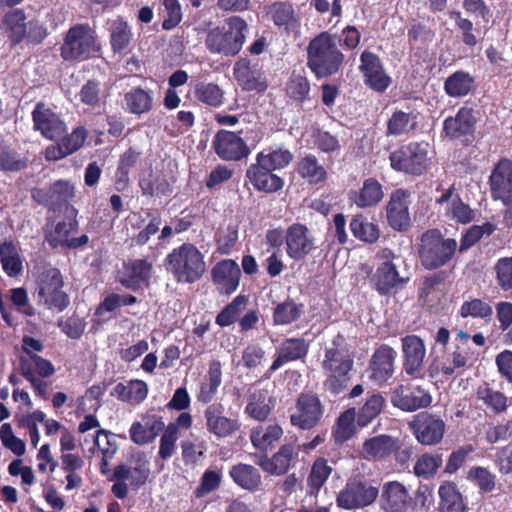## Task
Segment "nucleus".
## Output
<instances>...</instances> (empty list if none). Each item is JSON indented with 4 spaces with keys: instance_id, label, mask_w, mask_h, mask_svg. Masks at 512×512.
<instances>
[{
    "instance_id": "obj_7",
    "label": "nucleus",
    "mask_w": 512,
    "mask_h": 512,
    "mask_svg": "<svg viewBox=\"0 0 512 512\" xmlns=\"http://www.w3.org/2000/svg\"><path fill=\"white\" fill-rule=\"evenodd\" d=\"M101 49L96 32L89 24L71 26L60 47V56L64 61L82 62L95 56Z\"/></svg>"
},
{
    "instance_id": "obj_14",
    "label": "nucleus",
    "mask_w": 512,
    "mask_h": 512,
    "mask_svg": "<svg viewBox=\"0 0 512 512\" xmlns=\"http://www.w3.org/2000/svg\"><path fill=\"white\" fill-rule=\"evenodd\" d=\"M477 118L471 107L462 106L454 116H448L442 124V134L451 141L471 146L475 140Z\"/></svg>"
},
{
    "instance_id": "obj_30",
    "label": "nucleus",
    "mask_w": 512,
    "mask_h": 512,
    "mask_svg": "<svg viewBox=\"0 0 512 512\" xmlns=\"http://www.w3.org/2000/svg\"><path fill=\"white\" fill-rule=\"evenodd\" d=\"M233 76L243 91L262 93L268 87L263 71L247 57H240L235 62Z\"/></svg>"
},
{
    "instance_id": "obj_25",
    "label": "nucleus",
    "mask_w": 512,
    "mask_h": 512,
    "mask_svg": "<svg viewBox=\"0 0 512 512\" xmlns=\"http://www.w3.org/2000/svg\"><path fill=\"white\" fill-rule=\"evenodd\" d=\"M33 128L49 140H55L66 132V124L61 116L44 102L36 103L32 113Z\"/></svg>"
},
{
    "instance_id": "obj_34",
    "label": "nucleus",
    "mask_w": 512,
    "mask_h": 512,
    "mask_svg": "<svg viewBox=\"0 0 512 512\" xmlns=\"http://www.w3.org/2000/svg\"><path fill=\"white\" fill-rule=\"evenodd\" d=\"M414 501L406 487L398 481L384 483L380 506L385 512H404L413 508Z\"/></svg>"
},
{
    "instance_id": "obj_21",
    "label": "nucleus",
    "mask_w": 512,
    "mask_h": 512,
    "mask_svg": "<svg viewBox=\"0 0 512 512\" xmlns=\"http://www.w3.org/2000/svg\"><path fill=\"white\" fill-rule=\"evenodd\" d=\"M224 412V405L218 402L207 405L203 412L207 432L217 439L233 436L242 426L238 417H227Z\"/></svg>"
},
{
    "instance_id": "obj_3",
    "label": "nucleus",
    "mask_w": 512,
    "mask_h": 512,
    "mask_svg": "<svg viewBox=\"0 0 512 512\" xmlns=\"http://www.w3.org/2000/svg\"><path fill=\"white\" fill-rule=\"evenodd\" d=\"M346 339L338 333L332 340V347L325 349L322 369L327 374L323 383L325 390L333 395L344 392L350 382V372L353 369L354 360L348 350L344 349Z\"/></svg>"
},
{
    "instance_id": "obj_59",
    "label": "nucleus",
    "mask_w": 512,
    "mask_h": 512,
    "mask_svg": "<svg viewBox=\"0 0 512 512\" xmlns=\"http://www.w3.org/2000/svg\"><path fill=\"white\" fill-rule=\"evenodd\" d=\"M356 421L355 408H350L340 414L333 428V438L336 444H343L355 433L354 422Z\"/></svg>"
},
{
    "instance_id": "obj_42",
    "label": "nucleus",
    "mask_w": 512,
    "mask_h": 512,
    "mask_svg": "<svg viewBox=\"0 0 512 512\" xmlns=\"http://www.w3.org/2000/svg\"><path fill=\"white\" fill-rule=\"evenodd\" d=\"M383 197L382 185L373 177L365 179L362 187L350 194V199L360 208L376 206Z\"/></svg>"
},
{
    "instance_id": "obj_58",
    "label": "nucleus",
    "mask_w": 512,
    "mask_h": 512,
    "mask_svg": "<svg viewBox=\"0 0 512 512\" xmlns=\"http://www.w3.org/2000/svg\"><path fill=\"white\" fill-rule=\"evenodd\" d=\"M478 400H481L494 414H502L509 407L508 397L501 391L489 386H479L476 391Z\"/></svg>"
},
{
    "instance_id": "obj_45",
    "label": "nucleus",
    "mask_w": 512,
    "mask_h": 512,
    "mask_svg": "<svg viewBox=\"0 0 512 512\" xmlns=\"http://www.w3.org/2000/svg\"><path fill=\"white\" fill-rule=\"evenodd\" d=\"M229 475L236 485L251 492L258 490L262 483L260 471L255 466L246 463L233 465Z\"/></svg>"
},
{
    "instance_id": "obj_16",
    "label": "nucleus",
    "mask_w": 512,
    "mask_h": 512,
    "mask_svg": "<svg viewBox=\"0 0 512 512\" xmlns=\"http://www.w3.org/2000/svg\"><path fill=\"white\" fill-rule=\"evenodd\" d=\"M324 414V407L319 396L312 392H301L296 400L295 412L290 415L292 426L301 430L316 427Z\"/></svg>"
},
{
    "instance_id": "obj_39",
    "label": "nucleus",
    "mask_w": 512,
    "mask_h": 512,
    "mask_svg": "<svg viewBox=\"0 0 512 512\" xmlns=\"http://www.w3.org/2000/svg\"><path fill=\"white\" fill-rule=\"evenodd\" d=\"M430 358L431 361L428 366L430 377L441 376L445 380H449L463 375L457 366L453 367V361L446 351L439 347V345H435V343L431 347Z\"/></svg>"
},
{
    "instance_id": "obj_10",
    "label": "nucleus",
    "mask_w": 512,
    "mask_h": 512,
    "mask_svg": "<svg viewBox=\"0 0 512 512\" xmlns=\"http://www.w3.org/2000/svg\"><path fill=\"white\" fill-rule=\"evenodd\" d=\"M63 287L64 279L58 268L49 267L44 269L36 280L38 304L59 312L65 310L70 300Z\"/></svg>"
},
{
    "instance_id": "obj_48",
    "label": "nucleus",
    "mask_w": 512,
    "mask_h": 512,
    "mask_svg": "<svg viewBox=\"0 0 512 512\" xmlns=\"http://www.w3.org/2000/svg\"><path fill=\"white\" fill-rule=\"evenodd\" d=\"M331 473L332 467L328 464V461L322 457L317 458L312 464L307 477V495L317 497Z\"/></svg>"
},
{
    "instance_id": "obj_11",
    "label": "nucleus",
    "mask_w": 512,
    "mask_h": 512,
    "mask_svg": "<svg viewBox=\"0 0 512 512\" xmlns=\"http://www.w3.org/2000/svg\"><path fill=\"white\" fill-rule=\"evenodd\" d=\"M389 161L394 171L414 177L425 174L429 168L428 151L417 141L400 145L389 154Z\"/></svg>"
},
{
    "instance_id": "obj_13",
    "label": "nucleus",
    "mask_w": 512,
    "mask_h": 512,
    "mask_svg": "<svg viewBox=\"0 0 512 512\" xmlns=\"http://www.w3.org/2000/svg\"><path fill=\"white\" fill-rule=\"evenodd\" d=\"M408 429L422 446L439 445L445 436L447 425L439 413L421 411L414 414L407 423Z\"/></svg>"
},
{
    "instance_id": "obj_33",
    "label": "nucleus",
    "mask_w": 512,
    "mask_h": 512,
    "mask_svg": "<svg viewBox=\"0 0 512 512\" xmlns=\"http://www.w3.org/2000/svg\"><path fill=\"white\" fill-rule=\"evenodd\" d=\"M397 352L387 344H381L373 353L370 363V379L377 383H386L394 374Z\"/></svg>"
},
{
    "instance_id": "obj_28",
    "label": "nucleus",
    "mask_w": 512,
    "mask_h": 512,
    "mask_svg": "<svg viewBox=\"0 0 512 512\" xmlns=\"http://www.w3.org/2000/svg\"><path fill=\"white\" fill-rule=\"evenodd\" d=\"M286 253L294 261L304 260L315 248L314 237L308 227L293 223L285 233Z\"/></svg>"
},
{
    "instance_id": "obj_41",
    "label": "nucleus",
    "mask_w": 512,
    "mask_h": 512,
    "mask_svg": "<svg viewBox=\"0 0 512 512\" xmlns=\"http://www.w3.org/2000/svg\"><path fill=\"white\" fill-rule=\"evenodd\" d=\"M440 512H468L469 508L464 502L457 485L452 481L443 482L438 489Z\"/></svg>"
},
{
    "instance_id": "obj_20",
    "label": "nucleus",
    "mask_w": 512,
    "mask_h": 512,
    "mask_svg": "<svg viewBox=\"0 0 512 512\" xmlns=\"http://www.w3.org/2000/svg\"><path fill=\"white\" fill-rule=\"evenodd\" d=\"M391 403L404 412L428 408L432 403L430 392L420 385L400 384L391 392Z\"/></svg>"
},
{
    "instance_id": "obj_55",
    "label": "nucleus",
    "mask_w": 512,
    "mask_h": 512,
    "mask_svg": "<svg viewBox=\"0 0 512 512\" xmlns=\"http://www.w3.org/2000/svg\"><path fill=\"white\" fill-rule=\"evenodd\" d=\"M385 399L380 393H373L367 397L363 406L356 414V423L359 427L368 426L383 410Z\"/></svg>"
},
{
    "instance_id": "obj_46",
    "label": "nucleus",
    "mask_w": 512,
    "mask_h": 512,
    "mask_svg": "<svg viewBox=\"0 0 512 512\" xmlns=\"http://www.w3.org/2000/svg\"><path fill=\"white\" fill-rule=\"evenodd\" d=\"M111 395L123 402L140 404L148 395V385L143 380H132L127 385L118 383Z\"/></svg>"
},
{
    "instance_id": "obj_4",
    "label": "nucleus",
    "mask_w": 512,
    "mask_h": 512,
    "mask_svg": "<svg viewBox=\"0 0 512 512\" xmlns=\"http://www.w3.org/2000/svg\"><path fill=\"white\" fill-rule=\"evenodd\" d=\"M163 265L179 284L196 283L206 272L204 254L190 242L173 248L164 258Z\"/></svg>"
},
{
    "instance_id": "obj_9",
    "label": "nucleus",
    "mask_w": 512,
    "mask_h": 512,
    "mask_svg": "<svg viewBox=\"0 0 512 512\" xmlns=\"http://www.w3.org/2000/svg\"><path fill=\"white\" fill-rule=\"evenodd\" d=\"M78 210L74 206H67L62 219L57 221L50 229L45 230V241L52 249L59 247L77 249L88 244L89 237L83 234L73 237L79 229L77 220Z\"/></svg>"
},
{
    "instance_id": "obj_15",
    "label": "nucleus",
    "mask_w": 512,
    "mask_h": 512,
    "mask_svg": "<svg viewBox=\"0 0 512 512\" xmlns=\"http://www.w3.org/2000/svg\"><path fill=\"white\" fill-rule=\"evenodd\" d=\"M32 199L46 207L49 211L57 212L72 206L70 202L75 197V186L67 179H59L46 187L34 188L31 192Z\"/></svg>"
},
{
    "instance_id": "obj_60",
    "label": "nucleus",
    "mask_w": 512,
    "mask_h": 512,
    "mask_svg": "<svg viewBox=\"0 0 512 512\" xmlns=\"http://www.w3.org/2000/svg\"><path fill=\"white\" fill-rule=\"evenodd\" d=\"M466 478L482 493H490L496 487L497 477L488 467L472 466L467 471Z\"/></svg>"
},
{
    "instance_id": "obj_64",
    "label": "nucleus",
    "mask_w": 512,
    "mask_h": 512,
    "mask_svg": "<svg viewBox=\"0 0 512 512\" xmlns=\"http://www.w3.org/2000/svg\"><path fill=\"white\" fill-rule=\"evenodd\" d=\"M458 315L461 318L472 317L489 321L493 315V308L480 298H472L461 304Z\"/></svg>"
},
{
    "instance_id": "obj_17",
    "label": "nucleus",
    "mask_w": 512,
    "mask_h": 512,
    "mask_svg": "<svg viewBox=\"0 0 512 512\" xmlns=\"http://www.w3.org/2000/svg\"><path fill=\"white\" fill-rule=\"evenodd\" d=\"M54 373L53 363L43 357H33L31 361H22L20 374L30 383L35 396L42 400H48L50 388V382L45 379L51 377Z\"/></svg>"
},
{
    "instance_id": "obj_62",
    "label": "nucleus",
    "mask_w": 512,
    "mask_h": 512,
    "mask_svg": "<svg viewBox=\"0 0 512 512\" xmlns=\"http://www.w3.org/2000/svg\"><path fill=\"white\" fill-rule=\"evenodd\" d=\"M442 463L443 459L441 454L423 453L417 458L413 467V473L417 477L430 479L436 475Z\"/></svg>"
},
{
    "instance_id": "obj_8",
    "label": "nucleus",
    "mask_w": 512,
    "mask_h": 512,
    "mask_svg": "<svg viewBox=\"0 0 512 512\" xmlns=\"http://www.w3.org/2000/svg\"><path fill=\"white\" fill-rule=\"evenodd\" d=\"M454 340L449 346L451 332L446 327H440L434 335L435 345L443 348L453 361V367L457 366L464 374L472 368L478 360L479 353L469 344L470 334L462 329H454Z\"/></svg>"
},
{
    "instance_id": "obj_36",
    "label": "nucleus",
    "mask_w": 512,
    "mask_h": 512,
    "mask_svg": "<svg viewBox=\"0 0 512 512\" xmlns=\"http://www.w3.org/2000/svg\"><path fill=\"white\" fill-rule=\"evenodd\" d=\"M166 426L161 416L147 415L143 423H132L129 434L133 443L143 446L152 443L156 437L165 430Z\"/></svg>"
},
{
    "instance_id": "obj_61",
    "label": "nucleus",
    "mask_w": 512,
    "mask_h": 512,
    "mask_svg": "<svg viewBox=\"0 0 512 512\" xmlns=\"http://www.w3.org/2000/svg\"><path fill=\"white\" fill-rule=\"evenodd\" d=\"M350 230L354 237L367 243H375L380 236L378 225L367 221L362 215L353 217L350 222Z\"/></svg>"
},
{
    "instance_id": "obj_49",
    "label": "nucleus",
    "mask_w": 512,
    "mask_h": 512,
    "mask_svg": "<svg viewBox=\"0 0 512 512\" xmlns=\"http://www.w3.org/2000/svg\"><path fill=\"white\" fill-rule=\"evenodd\" d=\"M304 314V304L296 303L292 298L276 304L272 318L274 325H289L296 322Z\"/></svg>"
},
{
    "instance_id": "obj_18",
    "label": "nucleus",
    "mask_w": 512,
    "mask_h": 512,
    "mask_svg": "<svg viewBox=\"0 0 512 512\" xmlns=\"http://www.w3.org/2000/svg\"><path fill=\"white\" fill-rule=\"evenodd\" d=\"M368 278L370 287L380 296L386 297L396 295L408 282V278L400 275L393 261L380 262Z\"/></svg>"
},
{
    "instance_id": "obj_12",
    "label": "nucleus",
    "mask_w": 512,
    "mask_h": 512,
    "mask_svg": "<svg viewBox=\"0 0 512 512\" xmlns=\"http://www.w3.org/2000/svg\"><path fill=\"white\" fill-rule=\"evenodd\" d=\"M379 496V489L363 477L347 480L336 495V505L343 510H358L372 505Z\"/></svg>"
},
{
    "instance_id": "obj_23",
    "label": "nucleus",
    "mask_w": 512,
    "mask_h": 512,
    "mask_svg": "<svg viewBox=\"0 0 512 512\" xmlns=\"http://www.w3.org/2000/svg\"><path fill=\"white\" fill-rule=\"evenodd\" d=\"M300 450V445L296 443H285L271 457L260 455L256 464L268 474L284 475L298 461Z\"/></svg>"
},
{
    "instance_id": "obj_27",
    "label": "nucleus",
    "mask_w": 512,
    "mask_h": 512,
    "mask_svg": "<svg viewBox=\"0 0 512 512\" xmlns=\"http://www.w3.org/2000/svg\"><path fill=\"white\" fill-rule=\"evenodd\" d=\"M212 147L218 157L225 161H240L250 154V148L240 135L228 130L216 133Z\"/></svg>"
},
{
    "instance_id": "obj_47",
    "label": "nucleus",
    "mask_w": 512,
    "mask_h": 512,
    "mask_svg": "<svg viewBox=\"0 0 512 512\" xmlns=\"http://www.w3.org/2000/svg\"><path fill=\"white\" fill-rule=\"evenodd\" d=\"M474 84V77L470 73L458 70L446 78L444 91L450 97H464L471 92Z\"/></svg>"
},
{
    "instance_id": "obj_40",
    "label": "nucleus",
    "mask_w": 512,
    "mask_h": 512,
    "mask_svg": "<svg viewBox=\"0 0 512 512\" xmlns=\"http://www.w3.org/2000/svg\"><path fill=\"white\" fill-rule=\"evenodd\" d=\"M222 383V365L219 360H212L209 363L207 374L199 386L197 400L203 404H212L218 389Z\"/></svg>"
},
{
    "instance_id": "obj_54",
    "label": "nucleus",
    "mask_w": 512,
    "mask_h": 512,
    "mask_svg": "<svg viewBox=\"0 0 512 512\" xmlns=\"http://www.w3.org/2000/svg\"><path fill=\"white\" fill-rule=\"evenodd\" d=\"M29 160L11 145L0 143V171L19 172L28 167Z\"/></svg>"
},
{
    "instance_id": "obj_50",
    "label": "nucleus",
    "mask_w": 512,
    "mask_h": 512,
    "mask_svg": "<svg viewBox=\"0 0 512 512\" xmlns=\"http://www.w3.org/2000/svg\"><path fill=\"white\" fill-rule=\"evenodd\" d=\"M293 153L283 147L264 149L257 153V161L265 164L272 171L286 168L293 161Z\"/></svg>"
},
{
    "instance_id": "obj_56",
    "label": "nucleus",
    "mask_w": 512,
    "mask_h": 512,
    "mask_svg": "<svg viewBox=\"0 0 512 512\" xmlns=\"http://www.w3.org/2000/svg\"><path fill=\"white\" fill-rule=\"evenodd\" d=\"M267 16L279 28L289 29L296 23L294 8L288 2L276 1L272 3L268 7Z\"/></svg>"
},
{
    "instance_id": "obj_29",
    "label": "nucleus",
    "mask_w": 512,
    "mask_h": 512,
    "mask_svg": "<svg viewBox=\"0 0 512 512\" xmlns=\"http://www.w3.org/2000/svg\"><path fill=\"white\" fill-rule=\"evenodd\" d=\"M245 178L255 191L265 194L277 193L285 185V180L282 177L257 160L247 167Z\"/></svg>"
},
{
    "instance_id": "obj_1",
    "label": "nucleus",
    "mask_w": 512,
    "mask_h": 512,
    "mask_svg": "<svg viewBox=\"0 0 512 512\" xmlns=\"http://www.w3.org/2000/svg\"><path fill=\"white\" fill-rule=\"evenodd\" d=\"M345 64L341 50V36L322 31L311 38L306 47V66L316 79H327L339 74Z\"/></svg>"
},
{
    "instance_id": "obj_19",
    "label": "nucleus",
    "mask_w": 512,
    "mask_h": 512,
    "mask_svg": "<svg viewBox=\"0 0 512 512\" xmlns=\"http://www.w3.org/2000/svg\"><path fill=\"white\" fill-rule=\"evenodd\" d=\"M153 274V263L146 258H135L123 261L117 274V281L125 289L138 291L148 286Z\"/></svg>"
},
{
    "instance_id": "obj_63",
    "label": "nucleus",
    "mask_w": 512,
    "mask_h": 512,
    "mask_svg": "<svg viewBox=\"0 0 512 512\" xmlns=\"http://www.w3.org/2000/svg\"><path fill=\"white\" fill-rule=\"evenodd\" d=\"M132 40L131 28L127 22L118 19L111 26L110 44L114 53H122Z\"/></svg>"
},
{
    "instance_id": "obj_57",
    "label": "nucleus",
    "mask_w": 512,
    "mask_h": 512,
    "mask_svg": "<svg viewBox=\"0 0 512 512\" xmlns=\"http://www.w3.org/2000/svg\"><path fill=\"white\" fill-rule=\"evenodd\" d=\"M193 94L198 102L210 107H220L224 102V91L215 83L198 82Z\"/></svg>"
},
{
    "instance_id": "obj_37",
    "label": "nucleus",
    "mask_w": 512,
    "mask_h": 512,
    "mask_svg": "<svg viewBox=\"0 0 512 512\" xmlns=\"http://www.w3.org/2000/svg\"><path fill=\"white\" fill-rule=\"evenodd\" d=\"M295 172L304 182L311 186L322 185L328 180L327 169L311 153H307L297 160Z\"/></svg>"
},
{
    "instance_id": "obj_32",
    "label": "nucleus",
    "mask_w": 512,
    "mask_h": 512,
    "mask_svg": "<svg viewBox=\"0 0 512 512\" xmlns=\"http://www.w3.org/2000/svg\"><path fill=\"white\" fill-rule=\"evenodd\" d=\"M490 192L494 200L512 201V160L501 159L489 177Z\"/></svg>"
},
{
    "instance_id": "obj_31",
    "label": "nucleus",
    "mask_w": 512,
    "mask_h": 512,
    "mask_svg": "<svg viewBox=\"0 0 512 512\" xmlns=\"http://www.w3.org/2000/svg\"><path fill=\"white\" fill-rule=\"evenodd\" d=\"M403 352V369L405 373L414 378L422 377L426 347L423 339L415 334L401 338Z\"/></svg>"
},
{
    "instance_id": "obj_2",
    "label": "nucleus",
    "mask_w": 512,
    "mask_h": 512,
    "mask_svg": "<svg viewBox=\"0 0 512 512\" xmlns=\"http://www.w3.org/2000/svg\"><path fill=\"white\" fill-rule=\"evenodd\" d=\"M0 30L11 47L25 43L41 45L49 35L46 24L36 17L29 19L22 8L10 7L2 16Z\"/></svg>"
},
{
    "instance_id": "obj_24",
    "label": "nucleus",
    "mask_w": 512,
    "mask_h": 512,
    "mask_svg": "<svg viewBox=\"0 0 512 512\" xmlns=\"http://www.w3.org/2000/svg\"><path fill=\"white\" fill-rule=\"evenodd\" d=\"M411 193L403 188L394 190L386 204V218L389 226L399 232L407 231L411 226L409 212Z\"/></svg>"
},
{
    "instance_id": "obj_43",
    "label": "nucleus",
    "mask_w": 512,
    "mask_h": 512,
    "mask_svg": "<svg viewBox=\"0 0 512 512\" xmlns=\"http://www.w3.org/2000/svg\"><path fill=\"white\" fill-rule=\"evenodd\" d=\"M418 127V113L395 110L386 123V136L409 135Z\"/></svg>"
},
{
    "instance_id": "obj_22",
    "label": "nucleus",
    "mask_w": 512,
    "mask_h": 512,
    "mask_svg": "<svg viewBox=\"0 0 512 512\" xmlns=\"http://www.w3.org/2000/svg\"><path fill=\"white\" fill-rule=\"evenodd\" d=\"M359 71L364 77L365 85L378 93L385 92L392 83L381 58L370 50L361 53Z\"/></svg>"
},
{
    "instance_id": "obj_51",
    "label": "nucleus",
    "mask_w": 512,
    "mask_h": 512,
    "mask_svg": "<svg viewBox=\"0 0 512 512\" xmlns=\"http://www.w3.org/2000/svg\"><path fill=\"white\" fill-rule=\"evenodd\" d=\"M0 262L9 277H16L22 272V260L12 240L0 242Z\"/></svg>"
},
{
    "instance_id": "obj_26",
    "label": "nucleus",
    "mask_w": 512,
    "mask_h": 512,
    "mask_svg": "<svg viewBox=\"0 0 512 512\" xmlns=\"http://www.w3.org/2000/svg\"><path fill=\"white\" fill-rule=\"evenodd\" d=\"M211 281L220 295L230 296L237 291L241 280V269L233 259L218 261L210 271Z\"/></svg>"
},
{
    "instance_id": "obj_53",
    "label": "nucleus",
    "mask_w": 512,
    "mask_h": 512,
    "mask_svg": "<svg viewBox=\"0 0 512 512\" xmlns=\"http://www.w3.org/2000/svg\"><path fill=\"white\" fill-rule=\"evenodd\" d=\"M126 110L132 114L148 113L153 106V98L149 91L134 87L124 95Z\"/></svg>"
},
{
    "instance_id": "obj_44",
    "label": "nucleus",
    "mask_w": 512,
    "mask_h": 512,
    "mask_svg": "<svg viewBox=\"0 0 512 512\" xmlns=\"http://www.w3.org/2000/svg\"><path fill=\"white\" fill-rule=\"evenodd\" d=\"M283 433L279 424L259 425L251 431L250 441L257 450L267 452L282 438Z\"/></svg>"
},
{
    "instance_id": "obj_6",
    "label": "nucleus",
    "mask_w": 512,
    "mask_h": 512,
    "mask_svg": "<svg viewBox=\"0 0 512 512\" xmlns=\"http://www.w3.org/2000/svg\"><path fill=\"white\" fill-rule=\"evenodd\" d=\"M247 32V22L240 16H232L226 19L222 27L217 26L208 31L205 46L212 54L232 57L241 51Z\"/></svg>"
},
{
    "instance_id": "obj_35",
    "label": "nucleus",
    "mask_w": 512,
    "mask_h": 512,
    "mask_svg": "<svg viewBox=\"0 0 512 512\" xmlns=\"http://www.w3.org/2000/svg\"><path fill=\"white\" fill-rule=\"evenodd\" d=\"M309 351V344L303 338L293 337L285 339L277 348L276 356L266 372V378L282 367L285 363L303 360Z\"/></svg>"
},
{
    "instance_id": "obj_5",
    "label": "nucleus",
    "mask_w": 512,
    "mask_h": 512,
    "mask_svg": "<svg viewBox=\"0 0 512 512\" xmlns=\"http://www.w3.org/2000/svg\"><path fill=\"white\" fill-rule=\"evenodd\" d=\"M457 246L454 238H446L439 229L426 230L420 236L417 245L421 266L432 271L448 265L457 251Z\"/></svg>"
},
{
    "instance_id": "obj_38",
    "label": "nucleus",
    "mask_w": 512,
    "mask_h": 512,
    "mask_svg": "<svg viewBox=\"0 0 512 512\" xmlns=\"http://www.w3.org/2000/svg\"><path fill=\"white\" fill-rule=\"evenodd\" d=\"M399 448V439L381 434L366 439L362 445L363 457L367 460H385Z\"/></svg>"
},
{
    "instance_id": "obj_52",
    "label": "nucleus",
    "mask_w": 512,
    "mask_h": 512,
    "mask_svg": "<svg viewBox=\"0 0 512 512\" xmlns=\"http://www.w3.org/2000/svg\"><path fill=\"white\" fill-rule=\"evenodd\" d=\"M248 303V297L239 294L233 300L225 305L215 317V323L220 328L229 327L239 321V317L245 310Z\"/></svg>"
}]
</instances>
